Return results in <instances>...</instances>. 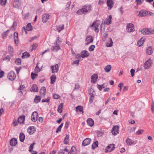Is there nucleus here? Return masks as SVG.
<instances>
[{
	"instance_id": "864d4df0",
	"label": "nucleus",
	"mask_w": 154,
	"mask_h": 154,
	"mask_svg": "<svg viewBox=\"0 0 154 154\" xmlns=\"http://www.w3.org/2000/svg\"><path fill=\"white\" fill-rule=\"evenodd\" d=\"M144 0H136L137 5H140L143 2Z\"/></svg>"
},
{
	"instance_id": "13d9d810",
	"label": "nucleus",
	"mask_w": 154,
	"mask_h": 154,
	"mask_svg": "<svg viewBox=\"0 0 154 154\" xmlns=\"http://www.w3.org/2000/svg\"><path fill=\"white\" fill-rule=\"evenodd\" d=\"M39 63H38L35 67V71L36 72H38L40 71V69L38 68V64Z\"/></svg>"
},
{
	"instance_id": "7ed1b4c3",
	"label": "nucleus",
	"mask_w": 154,
	"mask_h": 154,
	"mask_svg": "<svg viewBox=\"0 0 154 154\" xmlns=\"http://www.w3.org/2000/svg\"><path fill=\"white\" fill-rule=\"evenodd\" d=\"M141 32L144 35L152 34H154V30L152 29L144 28Z\"/></svg>"
},
{
	"instance_id": "72a5a7b5",
	"label": "nucleus",
	"mask_w": 154,
	"mask_h": 154,
	"mask_svg": "<svg viewBox=\"0 0 154 154\" xmlns=\"http://www.w3.org/2000/svg\"><path fill=\"white\" fill-rule=\"evenodd\" d=\"M29 56L30 54L29 53L27 52H25L22 54V58L23 59L27 58Z\"/></svg>"
},
{
	"instance_id": "4d7b16f0",
	"label": "nucleus",
	"mask_w": 154,
	"mask_h": 154,
	"mask_svg": "<svg viewBox=\"0 0 154 154\" xmlns=\"http://www.w3.org/2000/svg\"><path fill=\"white\" fill-rule=\"evenodd\" d=\"M97 136L98 137H101V136H102L103 134V132H102L101 131H98L97 132Z\"/></svg>"
},
{
	"instance_id": "9d476101",
	"label": "nucleus",
	"mask_w": 154,
	"mask_h": 154,
	"mask_svg": "<svg viewBox=\"0 0 154 154\" xmlns=\"http://www.w3.org/2000/svg\"><path fill=\"white\" fill-rule=\"evenodd\" d=\"M115 148V145L113 144H110L106 147V152H110L114 150Z\"/></svg>"
},
{
	"instance_id": "37998d69",
	"label": "nucleus",
	"mask_w": 154,
	"mask_h": 154,
	"mask_svg": "<svg viewBox=\"0 0 154 154\" xmlns=\"http://www.w3.org/2000/svg\"><path fill=\"white\" fill-rule=\"evenodd\" d=\"M35 144V143L33 142L32 143L30 146L29 147V151L30 152H32L33 149V148Z\"/></svg>"
},
{
	"instance_id": "6ab92c4d",
	"label": "nucleus",
	"mask_w": 154,
	"mask_h": 154,
	"mask_svg": "<svg viewBox=\"0 0 154 154\" xmlns=\"http://www.w3.org/2000/svg\"><path fill=\"white\" fill-rule=\"evenodd\" d=\"M14 39L15 43L16 44H17L18 43V33L17 32H15L14 33Z\"/></svg>"
},
{
	"instance_id": "bb28decb",
	"label": "nucleus",
	"mask_w": 154,
	"mask_h": 154,
	"mask_svg": "<svg viewBox=\"0 0 154 154\" xmlns=\"http://www.w3.org/2000/svg\"><path fill=\"white\" fill-rule=\"evenodd\" d=\"M145 41L144 38H141L140 39L138 42L137 45L139 46H141L143 44Z\"/></svg>"
},
{
	"instance_id": "4be33fe9",
	"label": "nucleus",
	"mask_w": 154,
	"mask_h": 154,
	"mask_svg": "<svg viewBox=\"0 0 154 154\" xmlns=\"http://www.w3.org/2000/svg\"><path fill=\"white\" fill-rule=\"evenodd\" d=\"M153 51V50L151 47H149L146 48V53L149 55H151Z\"/></svg>"
},
{
	"instance_id": "9b49d317",
	"label": "nucleus",
	"mask_w": 154,
	"mask_h": 154,
	"mask_svg": "<svg viewBox=\"0 0 154 154\" xmlns=\"http://www.w3.org/2000/svg\"><path fill=\"white\" fill-rule=\"evenodd\" d=\"M98 78V76L97 74H94L91 76V82L92 83H95L97 82Z\"/></svg>"
},
{
	"instance_id": "680f3d73",
	"label": "nucleus",
	"mask_w": 154,
	"mask_h": 154,
	"mask_svg": "<svg viewBox=\"0 0 154 154\" xmlns=\"http://www.w3.org/2000/svg\"><path fill=\"white\" fill-rule=\"evenodd\" d=\"M143 130H139L138 131H137L136 134L137 135H139L140 134H141L142 133V132H143Z\"/></svg>"
},
{
	"instance_id": "39448f33",
	"label": "nucleus",
	"mask_w": 154,
	"mask_h": 154,
	"mask_svg": "<svg viewBox=\"0 0 154 154\" xmlns=\"http://www.w3.org/2000/svg\"><path fill=\"white\" fill-rule=\"evenodd\" d=\"M126 27L127 31L129 32H133L134 31V26L132 23L128 24L127 25Z\"/></svg>"
},
{
	"instance_id": "49530a36",
	"label": "nucleus",
	"mask_w": 154,
	"mask_h": 154,
	"mask_svg": "<svg viewBox=\"0 0 154 154\" xmlns=\"http://www.w3.org/2000/svg\"><path fill=\"white\" fill-rule=\"evenodd\" d=\"M21 60L20 58H17L15 60V63L18 65H20L21 63Z\"/></svg>"
},
{
	"instance_id": "423d86ee",
	"label": "nucleus",
	"mask_w": 154,
	"mask_h": 154,
	"mask_svg": "<svg viewBox=\"0 0 154 154\" xmlns=\"http://www.w3.org/2000/svg\"><path fill=\"white\" fill-rule=\"evenodd\" d=\"M112 134L116 135L119 132V127L117 125L114 126L111 131Z\"/></svg>"
},
{
	"instance_id": "c85d7f7f",
	"label": "nucleus",
	"mask_w": 154,
	"mask_h": 154,
	"mask_svg": "<svg viewBox=\"0 0 154 154\" xmlns=\"http://www.w3.org/2000/svg\"><path fill=\"white\" fill-rule=\"evenodd\" d=\"M111 66L110 65H108L104 68V70L105 72H109L111 69Z\"/></svg>"
},
{
	"instance_id": "de8ad7c7",
	"label": "nucleus",
	"mask_w": 154,
	"mask_h": 154,
	"mask_svg": "<svg viewBox=\"0 0 154 154\" xmlns=\"http://www.w3.org/2000/svg\"><path fill=\"white\" fill-rule=\"evenodd\" d=\"M91 95V97L89 98V102L90 103H93L94 100V96L92 93H89Z\"/></svg>"
},
{
	"instance_id": "5701e85b",
	"label": "nucleus",
	"mask_w": 154,
	"mask_h": 154,
	"mask_svg": "<svg viewBox=\"0 0 154 154\" xmlns=\"http://www.w3.org/2000/svg\"><path fill=\"white\" fill-rule=\"evenodd\" d=\"M107 5L109 7V9H110L113 6V3L112 0H107Z\"/></svg>"
},
{
	"instance_id": "1a4fd4ad",
	"label": "nucleus",
	"mask_w": 154,
	"mask_h": 154,
	"mask_svg": "<svg viewBox=\"0 0 154 154\" xmlns=\"http://www.w3.org/2000/svg\"><path fill=\"white\" fill-rule=\"evenodd\" d=\"M51 67L52 72L53 73L57 72L59 69V66L57 64H56L54 66H51Z\"/></svg>"
},
{
	"instance_id": "aec40b11",
	"label": "nucleus",
	"mask_w": 154,
	"mask_h": 154,
	"mask_svg": "<svg viewBox=\"0 0 154 154\" xmlns=\"http://www.w3.org/2000/svg\"><path fill=\"white\" fill-rule=\"evenodd\" d=\"M27 131L29 134H32L35 131V128L34 126L30 127L28 129Z\"/></svg>"
},
{
	"instance_id": "2eb2a0df",
	"label": "nucleus",
	"mask_w": 154,
	"mask_h": 154,
	"mask_svg": "<svg viewBox=\"0 0 154 154\" xmlns=\"http://www.w3.org/2000/svg\"><path fill=\"white\" fill-rule=\"evenodd\" d=\"M17 143V140L14 138H13L10 140V144L12 146H15Z\"/></svg>"
},
{
	"instance_id": "774afa93",
	"label": "nucleus",
	"mask_w": 154,
	"mask_h": 154,
	"mask_svg": "<svg viewBox=\"0 0 154 154\" xmlns=\"http://www.w3.org/2000/svg\"><path fill=\"white\" fill-rule=\"evenodd\" d=\"M49 101H50L49 99L48 98L46 99H43L42 100V103L45 102H49Z\"/></svg>"
},
{
	"instance_id": "3c124183",
	"label": "nucleus",
	"mask_w": 154,
	"mask_h": 154,
	"mask_svg": "<svg viewBox=\"0 0 154 154\" xmlns=\"http://www.w3.org/2000/svg\"><path fill=\"white\" fill-rule=\"evenodd\" d=\"M60 38L59 37H57V39L56 40V42L55 43V44L56 45L57 44H59V45L61 43V42L60 40Z\"/></svg>"
},
{
	"instance_id": "f3484780",
	"label": "nucleus",
	"mask_w": 154,
	"mask_h": 154,
	"mask_svg": "<svg viewBox=\"0 0 154 154\" xmlns=\"http://www.w3.org/2000/svg\"><path fill=\"white\" fill-rule=\"evenodd\" d=\"M25 119V116L23 115L20 116L18 119V122L20 124L23 123Z\"/></svg>"
},
{
	"instance_id": "09e8293b",
	"label": "nucleus",
	"mask_w": 154,
	"mask_h": 154,
	"mask_svg": "<svg viewBox=\"0 0 154 154\" xmlns=\"http://www.w3.org/2000/svg\"><path fill=\"white\" fill-rule=\"evenodd\" d=\"M13 48L10 45H9L8 47V52L10 54H11L12 53L13 51Z\"/></svg>"
},
{
	"instance_id": "ea45409f",
	"label": "nucleus",
	"mask_w": 154,
	"mask_h": 154,
	"mask_svg": "<svg viewBox=\"0 0 154 154\" xmlns=\"http://www.w3.org/2000/svg\"><path fill=\"white\" fill-rule=\"evenodd\" d=\"M76 110L78 112H82V113L83 112V107L82 106H79L76 107Z\"/></svg>"
},
{
	"instance_id": "338daca9",
	"label": "nucleus",
	"mask_w": 154,
	"mask_h": 154,
	"mask_svg": "<svg viewBox=\"0 0 154 154\" xmlns=\"http://www.w3.org/2000/svg\"><path fill=\"white\" fill-rule=\"evenodd\" d=\"M79 60H76L73 63V64H77V66H78L79 64Z\"/></svg>"
},
{
	"instance_id": "79ce46f5",
	"label": "nucleus",
	"mask_w": 154,
	"mask_h": 154,
	"mask_svg": "<svg viewBox=\"0 0 154 154\" xmlns=\"http://www.w3.org/2000/svg\"><path fill=\"white\" fill-rule=\"evenodd\" d=\"M26 28L28 31H31L32 29V26L31 23H28L27 26Z\"/></svg>"
},
{
	"instance_id": "a878e982",
	"label": "nucleus",
	"mask_w": 154,
	"mask_h": 154,
	"mask_svg": "<svg viewBox=\"0 0 154 154\" xmlns=\"http://www.w3.org/2000/svg\"><path fill=\"white\" fill-rule=\"evenodd\" d=\"M38 90V88L36 85H33L30 89V91L33 92H37Z\"/></svg>"
},
{
	"instance_id": "0e129e2a",
	"label": "nucleus",
	"mask_w": 154,
	"mask_h": 154,
	"mask_svg": "<svg viewBox=\"0 0 154 154\" xmlns=\"http://www.w3.org/2000/svg\"><path fill=\"white\" fill-rule=\"evenodd\" d=\"M60 96L56 94H54L53 95V97L54 99H57L60 98Z\"/></svg>"
},
{
	"instance_id": "4468645a",
	"label": "nucleus",
	"mask_w": 154,
	"mask_h": 154,
	"mask_svg": "<svg viewBox=\"0 0 154 154\" xmlns=\"http://www.w3.org/2000/svg\"><path fill=\"white\" fill-rule=\"evenodd\" d=\"M50 15L49 14H44L42 16V21L44 23L46 22L48 20Z\"/></svg>"
},
{
	"instance_id": "58836bf2",
	"label": "nucleus",
	"mask_w": 154,
	"mask_h": 154,
	"mask_svg": "<svg viewBox=\"0 0 154 154\" xmlns=\"http://www.w3.org/2000/svg\"><path fill=\"white\" fill-rule=\"evenodd\" d=\"M98 145V141H97L93 143L92 145V149H94L97 147Z\"/></svg>"
},
{
	"instance_id": "6e6552de",
	"label": "nucleus",
	"mask_w": 154,
	"mask_h": 154,
	"mask_svg": "<svg viewBox=\"0 0 154 154\" xmlns=\"http://www.w3.org/2000/svg\"><path fill=\"white\" fill-rule=\"evenodd\" d=\"M152 62V60L150 59H149L145 63L144 65V68L146 69H148L151 66Z\"/></svg>"
},
{
	"instance_id": "f257e3e1",
	"label": "nucleus",
	"mask_w": 154,
	"mask_h": 154,
	"mask_svg": "<svg viewBox=\"0 0 154 154\" xmlns=\"http://www.w3.org/2000/svg\"><path fill=\"white\" fill-rule=\"evenodd\" d=\"M91 6L90 5L84 6V7L78 11L77 13L79 15L82 14H86V13L89 12L91 11Z\"/></svg>"
},
{
	"instance_id": "a211bd4d",
	"label": "nucleus",
	"mask_w": 154,
	"mask_h": 154,
	"mask_svg": "<svg viewBox=\"0 0 154 154\" xmlns=\"http://www.w3.org/2000/svg\"><path fill=\"white\" fill-rule=\"evenodd\" d=\"M112 19V16L111 15H110L109 16L108 18L106 19V21L105 20H103V22H104V23H106V24L109 25L110 23H111Z\"/></svg>"
},
{
	"instance_id": "4c0bfd02",
	"label": "nucleus",
	"mask_w": 154,
	"mask_h": 154,
	"mask_svg": "<svg viewBox=\"0 0 154 154\" xmlns=\"http://www.w3.org/2000/svg\"><path fill=\"white\" fill-rule=\"evenodd\" d=\"M41 97L39 96H36L34 99V102L36 103L39 102L41 100Z\"/></svg>"
},
{
	"instance_id": "c756f323",
	"label": "nucleus",
	"mask_w": 154,
	"mask_h": 154,
	"mask_svg": "<svg viewBox=\"0 0 154 154\" xmlns=\"http://www.w3.org/2000/svg\"><path fill=\"white\" fill-rule=\"evenodd\" d=\"M20 141L21 142H23L25 138V136L23 133H21L19 136Z\"/></svg>"
},
{
	"instance_id": "0eeeda50",
	"label": "nucleus",
	"mask_w": 154,
	"mask_h": 154,
	"mask_svg": "<svg viewBox=\"0 0 154 154\" xmlns=\"http://www.w3.org/2000/svg\"><path fill=\"white\" fill-rule=\"evenodd\" d=\"M38 117V113L36 111L33 112L31 115V119L32 121L35 122L37 120Z\"/></svg>"
},
{
	"instance_id": "e433bc0d",
	"label": "nucleus",
	"mask_w": 154,
	"mask_h": 154,
	"mask_svg": "<svg viewBox=\"0 0 154 154\" xmlns=\"http://www.w3.org/2000/svg\"><path fill=\"white\" fill-rule=\"evenodd\" d=\"M126 142L128 145H131L134 143L133 141L129 138L126 140Z\"/></svg>"
},
{
	"instance_id": "a18cd8bd",
	"label": "nucleus",
	"mask_w": 154,
	"mask_h": 154,
	"mask_svg": "<svg viewBox=\"0 0 154 154\" xmlns=\"http://www.w3.org/2000/svg\"><path fill=\"white\" fill-rule=\"evenodd\" d=\"M71 153H74L75 154H76V149L75 146H73L71 149L70 151V152Z\"/></svg>"
},
{
	"instance_id": "412c9836",
	"label": "nucleus",
	"mask_w": 154,
	"mask_h": 154,
	"mask_svg": "<svg viewBox=\"0 0 154 154\" xmlns=\"http://www.w3.org/2000/svg\"><path fill=\"white\" fill-rule=\"evenodd\" d=\"M87 122L88 125L91 127L93 126L94 124V121L91 118L88 119L87 121Z\"/></svg>"
},
{
	"instance_id": "bf43d9fd",
	"label": "nucleus",
	"mask_w": 154,
	"mask_h": 154,
	"mask_svg": "<svg viewBox=\"0 0 154 154\" xmlns=\"http://www.w3.org/2000/svg\"><path fill=\"white\" fill-rule=\"evenodd\" d=\"M97 87L99 89V90L100 91H101L102 88H103L104 87L103 86V85H97Z\"/></svg>"
},
{
	"instance_id": "6e6d98bb",
	"label": "nucleus",
	"mask_w": 154,
	"mask_h": 154,
	"mask_svg": "<svg viewBox=\"0 0 154 154\" xmlns=\"http://www.w3.org/2000/svg\"><path fill=\"white\" fill-rule=\"evenodd\" d=\"M7 0H0V2L1 5H5L6 2Z\"/></svg>"
},
{
	"instance_id": "2f4dec72",
	"label": "nucleus",
	"mask_w": 154,
	"mask_h": 154,
	"mask_svg": "<svg viewBox=\"0 0 154 154\" xmlns=\"http://www.w3.org/2000/svg\"><path fill=\"white\" fill-rule=\"evenodd\" d=\"M46 88L45 87H42L40 90V92L41 95H44L46 93Z\"/></svg>"
},
{
	"instance_id": "f8f14e48",
	"label": "nucleus",
	"mask_w": 154,
	"mask_h": 154,
	"mask_svg": "<svg viewBox=\"0 0 154 154\" xmlns=\"http://www.w3.org/2000/svg\"><path fill=\"white\" fill-rule=\"evenodd\" d=\"M91 139L89 138H86L82 142V145L83 146H85L89 145L91 142Z\"/></svg>"
},
{
	"instance_id": "ddd939ff",
	"label": "nucleus",
	"mask_w": 154,
	"mask_h": 154,
	"mask_svg": "<svg viewBox=\"0 0 154 154\" xmlns=\"http://www.w3.org/2000/svg\"><path fill=\"white\" fill-rule=\"evenodd\" d=\"M89 53L87 51H82L81 52V56L82 58H84L88 56Z\"/></svg>"
},
{
	"instance_id": "b1692460",
	"label": "nucleus",
	"mask_w": 154,
	"mask_h": 154,
	"mask_svg": "<svg viewBox=\"0 0 154 154\" xmlns=\"http://www.w3.org/2000/svg\"><path fill=\"white\" fill-rule=\"evenodd\" d=\"M20 4L19 0H16L13 3V6L15 8H18L20 6Z\"/></svg>"
},
{
	"instance_id": "052dcab7",
	"label": "nucleus",
	"mask_w": 154,
	"mask_h": 154,
	"mask_svg": "<svg viewBox=\"0 0 154 154\" xmlns=\"http://www.w3.org/2000/svg\"><path fill=\"white\" fill-rule=\"evenodd\" d=\"M15 70L17 72V74H18L20 70L21 67H15Z\"/></svg>"
},
{
	"instance_id": "f704fd0d",
	"label": "nucleus",
	"mask_w": 154,
	"mask_h": 154,
	"mask_svg": "<svg viewBox=\"0 0 154 154\" xmlns=\"http://www.w3.org/2000/svg\"><path fill=\"white\" fill-rule=\"evenodd\" d=\"M56 75H53L51 77V84H53L54 83L55 81V80L56 79Z\"/></svg>"
},
{
	"instance_id": "cd10ccee",
	"label": "nucleus",
	"mask_w": 154,
	"mask_h": 154,
	"mask_svg": "<svg viewBox=\"0 0 154 154\" xmlns=\"http://www.w3.org/2000/svg\"><path fill=\"white\" fill-rule=\"evenodd\" d=\"M86 40L88 42V43L86 44L87 45H88L92 42H93V39L91 36H88L86 38Z\"/></svg>"
},
{
	"instance_id": "69168bd1",
	"label": "nucleus",
	"mask_w": 154,
	"mask_h": 154,
	"mask_svg": "<svg viewBox=\"0 0 154 154\" xmlns=\"http://www.w3.org/2000/svg\"><path fill=\"white\" fill-rule=\"evenodd\" d=\"M135 71V70H134V69H131V70L130 72H131V74L132 77H133L134 76Z\"/></svg>"
},
{
	"instance_id": "393cba45",
	"label": "nucleus",
	"mask_w": 154,
	"mask_h": 154,
	"mask_svg": "<svg viewBox=\"0 0 154 154\" xmlns=\"http://www.w3.org/2000/svg\"><path fill=\"white\" fill-rule=\"evenodd\" d=\"M109 41L107 42L106 44V46L107 47H111L113 44V42L112 41V39L111 38H109Z\"/></svg>"
},
{
	"instance_id": "8fccbe9b",
	"label": "nucleus",
	"mask_w": 154,
	"mask_h": 154,
	"mask_svg": "<svg viewBox=\"0 0 154 154\" xmlns=\"http://www.w3.org/2000/svg\"><path fill=\"white\" fill-rule=\"evenodd\" d=\"M31 75L32 77V79L33 80H34V79L36 77H37L38 76L37 74H35L33 72H32L31 73Z\"/></svg>"
},
{
	"instance_id": "dca6fc26",
	"label": "nucleus",
	"mask_w": 154,
	"mask_h": 154,
	"mask_svg": "<svg viewBox=\"0 0 154 154\" xmlns=\"http://www.w3.org/2000/svg\"><path fill=\"white\" fill-rule=\"evenodd\" d=\"M146 11H147L144 9L141 10L139 11L138 16L141 17L146 16Z\"/></svg>"
},
{
	"instance_id": "473e14b6",
	"label": "nucleus",
	"mask_w": 154,
	"mask_h": 154,
	"mask_svg": "<svg viewBox=\"0 0 154 154\" xmlns=\"http://www.w3.org/2000/svg\"><path fill=\"white\" fill-rule=\"evenodd\" d=\"M64 27V25L62 24L61 25H59L58 26H57V29L59 32H60L62 30Z\"/></svg>"
},
{
	"instance_id": "e2e57ef3",
	"label": "nucleus",
	"mask_w": 154,
	"mask_h": 154,
	"mask_svg": "<svg viewBox=\"0 0 154 154\" xmlns=\"http://www.w3.org/2000/svg\"><path fill=\"white\" fill-rule=\"evenodd\" d=\"M4 72L3 71L1 70L0 71V78L3 77L4 76Z\"/></svg>"
},
{
	"instance_id": "f03ea898",
	"label": "nucleus",
	"mask_w": 154,
	"mask_h": 154,
	"mask_svg": "<svg viewBox=\"0 0 154 154\" xmlns=\"http://www.w3.org/2000/svg\"><path fill=\"white\" fill-rule=\"evenodd\" d=\"M100 22L99 20H97L94 22L91 26L92 30L95 31L97 32H98L99 31V29H98V28L100 25Z\"/></svg>"
},
{
	"instance_id": "c9c22d12",
	"label": "nucleus",
	"mask_w": 154,
	"mask_h": 154,
	"mask_svg": "<svg viewBox=\"0 0 154 154\" xmlns=\"http://www.w3.org/2000/svg\"><path fill=\"white\" fill-rule=\"evenodd\" d=\"M63 106V103H61L60 104L59 106L57 109V111L59 112L60 113H61L62 112Z\"/></svg>"
},
{
	"instance_id": "20e7f679",
	"label": "nucleus",
	"mask_w": 154,
	"mask_h": 154,
	"mask_svg": "<svg viewBox=\"0 0 154 154\" xmlns=\"http://www.w3.org/2000/svg\"><path fill=\"white\" fill-rule=\"evenodd\" d=\"M7 77L10 80L13 81L16 77V75L14 72L11 71L8 73Z\"/></svg>"
},
{
	"instance_id": "5fc2aeb1",
	"label": "nucleus",
	"mask_w": 154,
	"mask_h": 154,
	"mask_svg": "<svg viewBox=\"0 0 154 154\" xmlns=\"http://www.w3.org/2000/svg\"><path fill=\"white\" fill-rule=\"evenodd\" d=\"M69 136L68 135H66L64 139V143L65 144H67L68 143V141H66V140H69Z\"/></svg>"
},
{
	"instance_id": "c03bdc74",
	"label": "nucleus",
	"mask_w": 154,
	"mask_h": 154,
	"mask_svg": "<svg viewBox=\"0 0 154 154\" xmlns=\"http://www.w3.org/2000/svg\"><path fill=\"white\" fill-rule=\"evenodd\" d=\"M11 57L9 55H7L5 57H3L2 60L3 61L7 60V62H9L10 61Z\"/></svg>"
},
{
	"instance_id": "603ef678",
	"label": "nucleus",
	"mask_w": 154,
	"mask_h": 154,
	"mask_svg": "<svg viewBox=\"0 0 154 154\" xmlns=\"http://www.w3.org/2000/svg\"><path fill=\"white\" fill-rule=\"evenodd\" d=\"M95 48V45H92L90 46L88 50L89 51H94Z\"/></svg>"
},
{
	"instance_id": "7c9ffc66",
	"label": "nucleus",
	"mask_w": 154,
	"mask_h": 154,
	"mask_svg": "<svg viewBox=\"0 0 154 154\" xmlns=\"http://www.w3.org/2000/svg\"><path fill=\"white\" fill-rule=\"evenodd\" d=\"M51 49L53 51H57L58 50L60 49V48L59 44H58L57 45L52 46L51 47Z\"/></svg>"
},
{
	"instance_id": "a19ab883",
	"label": "nucleus",
	"mask_w": 154,
	"mask_h": 154,
	"mask_svg": "<svg viewBox=\"0 0 154 154\" xmlns=\"http://www.w3.org/2000/svg\"><path fill=\"white\" fill-rule=\"evenodd\" d=\"M9 31L10 30H7L5 32H4L2 34V36L4 39H5L7 37Z\"/></svg>"
}]
</instances>
